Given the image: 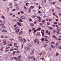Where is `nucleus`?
Wrapping results in <instances>:
<instances>
[{
  "mask_svg": "<svg viewBox=\"0 0 61 61\" xmlns=\"http://www.w3.org/2000/svg\"><path fill=\"white\" fill-rule=\"evenodd\" d=\"M20 59L18 57V58H16V61H17V60H19Z\"/></svg>",
  "mask_w": 61,
  "mask_h": 61,
  "instance_id": "nucleus-21",
  "label": "nucleus"
},
{
  "mask_svg": "<svg viewBox=\"0 0 61 61\" xmlns=\"http://www.w3.org/2000/svg\"><path fill=\"white\" fill-rule=\"evenodd\" d=\"M30 58L32 59H34V60H35V58H34V57L33 56H32V57L31 56H30Z\"/></svg>",
  "mask_w": 61,
  "mask_h": 61,
  "instance_id": "nucleus-9",
  "label": "nucleus"
},
{
  "mask_svg": "<svg viewBox=\"0 0 61 61\" xmlns=\"http://www.w3.org/2000/svg\"><path fill=\"white\" fill-rule=\"evenodd\" d=\"M14 46L15 47H17V48L18 47V46L16 45H15Z\"/></svg>",
  "mask_w": 61,
  "mask_h": 61,
  "instance_id": "nucleus-40",
  "label": "nucleus"
},
{
  "mask_svg": "<svg viewBox=\"0 0 61 61\" xmlns=\"http://www.w3.org/2000/svg\"><path fill=\"white\" fill-rule=\"evenodd\" d=\"M30 26H34V24L33 23H30Z\"/></svg>",
  "mask_w": 61,
  "mask_h": 61,
  "instance_id": "nucleus-7",
  "label": "nucleus"
},
{
  "mask_svg": "<svg viewBox=\"0 0 61 61\" xmlns=\"http://www.w3.org/2000/svg\"><path fill=\"white\" fill-rule=\"evenodd\" d=\"M1 38H4V36H1Z\"/></svg>",
  "mask_w": 61,
  "mask_h": 61,
  "instance_id": "nucleus-56",
  "label": "nucleus"
},
{
  "mask_svg": "<svg viewBox=\"0 0 61 61\" xmlns=\"http://www.w3.org/2000/svg\"><path fill=\"white\" fill-rule=\"evenodd\" d=\"M51 46L52 48H54V46H53L52 45H51Z\"/></svg>",
  "mask_w": 61,
  "mask_h": 61,
  "instance_id": "nucleus-60",
  "label": "nucleus"
},
{
  "mask_svg": "<svg viewBox=\"0 0 61 61\" xmlns=\"http://www.w3.org/2000/svg\"><path fill=\"white\" fill-rule=\"evenodd\" d=\"M36 31H37V30H34V33L36 32Z\"/></svg>",
  "mask_w": 61,
  "mask_h": 61,
  "instance_id": "nucleus-45",
  "label": "nucleus"
},
{
  "mask_svg": "<svg viewBox=\"0 0 61 61\" xmlns=\"http://www.w3.org/2000/svg\"><path fill=\"white\" fill-rule=\"evenodd\" d=\"M53 15H54V16H55L56 15H55V13H53Z\"/></svg>",
  "mask_w": 61,
  "mask_h": 61,
  "instance_id": "nucleus-55",
  "label": "nucleus"
},
{
  "mask_svg": "<svg viewBox=\"0 0 61 61\" xmlns=\"http://www.w3.org/2000/svg\"><path fill=\"white\" fill-rule=\"evenodd\" d=\"M14 26L15 27H16V26H17V25H14Z\"/></svg>",
  "mask_w": 61,
  "mask_h": 61,
  "instance_id": "nucleus-53",
  "label": "nucleus"
},
{
  "mask_svg": "<svg viewBox=\"0 0 61 61\" xmlns=\"http://www.w3.org/2000/svg\"><path fill=\"white\" fill-rule=\"evenodd\" d=\"M9 37V36H5V38H8Z\"/></svg>",
  "mask_w": 61,
  "mask_h": 61,
  "instance_id": "nucleus-37",
  "label": "nucleus"
},
{
  "mask_svg": "<svg viewBox=\"0 0 61 61\" xmlns=\"http://www.w3.org/2000/svg\"><path fill=\"white\" fill-rule=\"evenodd\" d=\"M15 15H13V17H15Z\"/></svg>",
  "mask_w": 61,
  "mask_h": 61,
  "instance_id": "nucleus-64",
  "label": "nucleus"
},
{
  "mask_svg": "<svg viewBox=\"0 0 61 61\" xmlns=\"http://www.w3.org/2000/svg\"><path fill=\"white\" fill-rule=\"evenodd\" d=\"M47 46V44H46L44 45V47H46Z\"/></svg>",
  "mask_w": 61,
  "mask_h": 61,
  "instance_id": "nucleus-22",
  "label": "nucleus"
},
{
  "mask_svg": "<svg viewBox=\"0 0 61 61\" xmlns=\"http://www.w3.org/2000/svg\"><path fill=\"white\" fill-rule=\"evenodd\" d=\"M18 57V58L20 59V58L22 57V56H21V55H20Z\"/></svg>",
  "mask_w": 61,
  "mask_h": 61,
  "instance_id": "nucleus-25",
  "label": "nucleus"
},
{
  "mask_svg": "<svg viewBox=\"0 0 61 61\" xmlns=\"http://www.w3.org/2000/svg\"><path fill=\"white\" fill-rule=\"evenodd\" d=\"M37 39H35V40H34V42L35 43H37Z\"/></svg>",
  "mask_w": 61,
  "mask_h": 61,
  "instance_id": "nucleus-15",
  "label": "nucleus"
},
{
  "mask_svg": "<svg viewBox=\"0 0 61 61\" xmlns=\"http://www.w3.org/2000/svg\"><path fill=\"white\" fill-rule=\"evenodd\" d=\"M15 6H18V5L17 4H15Z\"/></svg>",
  "mask_w": 61,
  "mask_h": 61,
  "instance_id": "nucleus-49",
  "label": "nucleus"
},
{
  "mask_svg": "<svg viewBox=\"0 0 61 61\" xmlns=\"http://www.w3.org/2000/svg\"><path fill=\"white\" fill-rule=\"evenodd\" d=\"M41 30V28H39L38 29V31H40V30Z\"/></svg>",
  "mask_w": 61,
  "mask_h": 61,
  "instance_id": "nucleus-43",
  "label": "nucleus"
},
{
  "mask_svg": "<svg viewBox=\"0 0 61 61\" xmlns=\"http://www.w3.org/2000/svg\"><path fill=\"white\" fill-rule=\"evenodd\" d=\"M20 13H21V14H23L24 13V12L22 11H20Z\"/></svg>",
  "mask_w": 61,
  "mask_h": 61,
  "instance_id": "nucleus-30",
  "label": "nucleus"
},
{
  "mask_svg": "<svg viewBox=\"0 0 61 61\" xmlns=\"http://www.w3.org/2000/svg\"><path fill=\"white\" fill-rule=\"evenodd\" d=\"M1 25L2 26L3 28H5V26H4V24H2L0 25Z\"/></svg>",
  "mask_w": 61,
  "mask_h": 61,
  "instance_id": "nucleus-11",
  "label": "nucleus"
},
{
  "mask_svg": "<svg viewBox=\"0 0 61 61\" xmlns=\"http://www.w3.org/2000/svg\"><path fill=\"white\" fill-rule=\"evenodd\" d=\"M38 18H39V20H38V21H40V20H41V18L40 17H39Z\"/></svg>",
  "mask_w": 61,
  "mask_h": 61,
  "instance_id": "nucleus-36",
  "label": "nucleus"
},
{
  "mask_svg": "<svg viewBox=\"0 0 61 61\" xmlns=\"http://www.w3.org/2000/svg\"><path fill=\"white\" fill-rule=\"evenodd\" d=\"M23 44H22V45H21V48H22V49H23L22 48H23Z\"/></svg>",
  "mask_w": 61,
  "mask_h": 61,
  "instance_id": "nucleus-38",
  "label": "nucleus"
},
{
  "mask_svg": "<svg viewBox=\"0 0 61 61\" xmlns=\"http://www.w3.org/2000/svg\"><path fill=\"white\" fill-rule=\"evenodd\" d=\"M45 39H48L49 38L47 36H45Z\"/></svg>",
  "mask_w": 61,
  "mask_h": 61,
  "instance_id": "nucleus-23",
  "label": "nucleus"
},
{
  "mask_svg": "<svg viewBox=\"0 0 61 61\" xmlns=\"http://www.w3.org/2000/svg\"><path fill=\"white\" fill-rule=\"evenodd\" d=\"M41 33L42 35V36H44V33L42 31H41Z\"/></svg>",
  "mask_w": 61,
  "mask_h": 61,
  "instance_id": "nucleus-26",
  "label": "nucleus"
},
{
  "mask_svg": "<svg viewBox=\"0 0 61 61\" xmlns=\"http://www.w3.org/2000/svg\"><path fill=\"white\" fill-rule=\"evenodd\" d=\"M25 50H26V51H28V49L27 48V47H25Z\"/></svg>",
  "mask_w": 61,
  "mask_h": 61,
  "instance_id": "nucleus-27",
  "label": "nucleus"
},
{
  "mask_svg": "<svg viewBox=\"0 0 61 61\" xmlns=\"http://www.w3.org/2000/svg\"><path fill=\"white\" fill-rule=\"evenodd\" d=\"M2 18L3 19H5V17L4 15H2L1 16Z\"/></svg>",
  "mask_w": 61,
  "mask_h": 61,
  "instance_id": "nucleus-20",
  "label": "nucleus"
},
{
  "mask_svg": "<svg viewBox=\"0 0 61 61\" xmlns=\"http://www.w3.org/2000/svg\"><path fill=\"white\" fill-rule=\"evenodd\" d=\"M29 32H32V30L30 29H29Z\"/></svg>",
  "mask_w": 61,
  "mask_h": 61,
  "instance_id": "nucleus-58",
  "label": "nucleus"
},
{
  "mask_svg": "<svg viewBox=\"0 0 61 61\" xmlns=\"http://www.w3.org/2000/svg\"><path fill=\"white\" fill-rule=\"evenodd\" d=\"M28 58L29 60V59H30V57H28Z\"/></svg>",
  "mask_w": 61,
  "mask_h": 61,
  "instance_id": "nucleus-63",
  "label": "nucleus"
},
{
  "mask_svg": "<svg viewBox=\"0 0 61 61\" xmlns=\"http://www.w3.org/2000/svg\"><path fill=\"white\" fill-rule=\"evenodd\" d=\"M49 28L50 29H51L52 30V29H53V28L52 27H50Z\"/></svg>",
  "mask_w": 61,
  "mask_h": 61,
  "instance_id": "nucleus-47",
  "label": "nucleus"
},
{
  "mask_svg": "<svg viewBox=\"0 0 61 61\" xmlns=\"http://www.w3.org/2000/svg\"><path fill=\"white\" fill-rule=\"evenodd\" d=\"M2 32H6L7 30H2Z\"/></svg>",
  "mask_w": 61,
  "mask_h": 61,
  "instance_id": "nucleus-12",
  "label": "nucleus"
},
{
  "mask_svg": "<svg viewBox=\"0 0 61 61\" xmlns=\"http://www.w3.org/2000/svg\"><path fill=\"white\" fill-rule=\"evenodd\" d=\"M29 20H30V21H32V19H31V18H30L29 19Z\"/></svg>",
  "mask_w": 61,
  "mask_h": 61,
  "instance_id": "nucleus-51",
  "label": "nucleus"
},
{
  "mask_svg": "<svg viewBox=\"0 0 61 61\" xmlns=\"http://www.w3.org/2000/svg\"><path fill=\"white\" fill-rule=\"evenodd\" d=\"M30 8H31V9H33V8H35V6H31L30 7Z\"/></svg>",
  "mask_w": 61,
  "mask_h": 61,
  "instance_id": "nucleus-18",
  "label": "nucleus"
},
{
  "mask_svg": "<svg viewBox=\"0 0 61 61\" xmlns=\"http://www.w3.org/2000/svg\"><path fill=\"white\" fill-rule=\"evenodd\" d=\"M35 29V28H33L32 29V31H34Z\"/></svg>",
  "mask_w": 61,
  "mask_h": 61,
  "instance_id": "nucleus-50",
  "label": "nucleus"
},
{
  "mask_svg": "<svg viewBox=\"0 0 61 61\" xmlns=\"http://www.w3.org/2000/svg\"><path fill=\"white\" fill-rule=\"evenodd\" d=\"M13 50H18V49L17 48H15L13 49Z\"/></svg>",
  "mask_w": 61,
  "mask_h": 61,
  "instance_id": "nucleus-19",
  "label": "nucleus"
},
{
  "mask_svg": "<svg viewBox=\"0 0 61 61\" xmlns=\"http://www.w3.org/2000/svg\"><path fill=\"white\" fill-rule=\"evenodd\" d=\"M56 45H57V46H59V44L57 42L56 43Z\"/></svg>",
  "mask_w": 61,
  "mask_h": 61,
  "instance_id": "nucleus-39",
  "label": "nucleus"
},
{
  "mask_svg": "<svg viewBox=\"0 0 61 61\" xmlns=\"http://www.w3.org/2000/svg\"><path fill=\"white\" fill-rule=\"evenodd\" d=\"M18 28H15V31L16 32V34H17V33L19 32L20 30H19V29H18V30H17Z\"/></svg>",
  "mask_w": 61,
  "mask_h": 61,
  "instance_id": "nucleus-1",
  "label": "nucleus"
},
{
  "mask_svg": "<svg viewBox=\"0 0 61 61\" xmlns=\"http://www.w3.org/2000/svg\"><path fill=\"white\" fill-rule=\"evenodd\" d=\"M10 48V47H6L5 48V49L6 50H7V49H8V48Z\"/></svg>",
  "mask_w": 61,
  "mask_h": 61,
  "instance_id": "nucleus-34",
  "label": "nucleus"
},
{
  "mask_svg": "<svg viewBox=\"0 0 61 61\" xmlns=\"http://www.w3.org/2000/svg\"><path fill=\"white\" fill-rule=\"evenodd\" d=\"M13 45V44H9L8 45V46H12Z\"/></svg>",
  "mask_w": 61,
  "mask_h": 61,
  "instance_id": "nucleus-42",
  "label": "nucleus"
},
{
  "mask_svg": "<svg viewBox=\"0 0 61 61\" xmlns=\"http://www.w3.org/2000/svg\"><path fill=\"white\" fill-rule=\"evenodd\" d=\"M3 49H4V47L3 46L2 47H1V49H0V50L1 52H2V51H3Z\"/></svg>",
  "mask_w": 61,
  "mask_h": 61,
  "instance_id": "nucleus-17",
  "label": "nucleus"
},
{
  "mask_svg": "<svg viewBox=\"0 0 61 61\" xmlns=\"http://www.w3.org/2000/svg\"><path fill=\"white\" fill-rule=\"evenodd\" d=\"M36 21H35L34 22V24L35 25H36Z\"/></svg>",
  "mask_w": 61,
  "mask_h": 61,
  "instance_id": "nucleus-48",
  "label": "nucleus"
},
{
  "mask_svg": "<svg viewBox=\"0 0 61 61\" xmlns=\"http://www.w3.org/2000/svg\"><path fill=\"white\" fill-rule=\"evenodd\" d=\"M23 31H20V32L18 33L19 35H22V34H23Z\"/></svg>",
  "mask_w": 61,
  "mask_h": 61,
  "instance_id": "nucleus-8",
  "label": "nucleus"
},
{
  "mask_svg": "<svg viewBox=\"0 0 61 61\" xmlns=\"http://www.w3.org/2000/svg\"><path fill=\"white\" fill-rule=\"evenodd\" d=\"M28 11L29 13H30L31 12V9L30 8H29L28 10Z\"/></svg>",
  "mask_w": 61,
  "mask_h": 61,
  "instance_id": "nucleus-14",
  "label": "nucleus"
},
{
  "mask_svg": "<svg viewBox=\"0 0 61 61\" xmlns=\"http://www.w3.org/2000/svg\"><path fill=\"white\" fill-rule=\"evenodd\" d=\"M41 41H44V38H41Z\"/></svg>",
  "mask_w": 61,
  "mask_h": 61,
  "instance_id": "nucleus-35",
  "label": "nucleus"
},
{
  "mask_svg": "<svg viewBox=\"0 0 61 61\" xmlns=\"http://www.w3.org/2000/svg\"><path fill=\"white\" fill-rule=\"evenodd\" d=\"M47 25H50V23L47 22Z\"/></svg>",
  "mask_w": 61,
  "mask_h": 61,
  "instance_id": "nucleus-29",
  "label": "nucleus"
},
{
  "mask_svg": "<svg viewBox=\"0 0 61 61\" xmlns=\"http://www.w3.org/2000/svg\"><path fill=\"white\" fill-rule=\"evenodd\" d=\"M16 53L17 54H19L20 53V51L19 50H18L16 51Z\"/></svg>",
  "mask_w": 61,
  "mask_h": 61,
  "instance_id": "nucleus-16",
  "label": "nucleus"
},
{
  "mask_svg": "<svg viewBox=\"0 0 61 61\" xmlns=\"http://www.w3.org/2000/svg\"><path fill=\"white\" fill-rule=\"evenodd\" d=\"M15 51H14L13 52V55H15Z\"/></svg>",
  "mask_w": 61,
  "mask_h": 61,
  "instance_id": "nucleus-41",
  "label": "nucleus"
},
{
  "mask_svg": "<svg viewBox=\"0 0 61 61\" xmlns=\"http://www.w3.org/2000/svg\"><path fill=\"white\" fill-rule=\"evenodd\" d=\"M19 41L20 42H22L23 41V40L22 39V38L21 37V36H20L19 37Z\"/></svg>",
  "mask_w": 61,
  "mask_h": 61,
  "instance_id": "nucleus-2",
  "label": "nucleus"
},
{
  "mask_svg": "<svg viewBox=\"0 0 61 61\" xmlns=\"http://www.w3.org/2000/svg\"><path fill=\"white\" fill-rule=\"evenodd\" d=\"M13 58L14 59H16V58L15 57H13Z\"/></svg>",
  "mask_w": 61,
  "mask_h": 61,
  "instance_id": "nucleus-54",
  "label": "nucleus"
},
{
  "mask_svg": "<svg viewBox=\"0 0 61 61\" xmlns=\"http://www.w3.org/2000/svg\"><path fill=\"white\" fill-rule=\"evenodd\" d=\"M52 3V4H53V5H54V4H55L56 3V2H53V3Z\"/></svg>",
  "mask_w": 61,
  "mask_h": 61,
  "instance_id": "nucleus-44",
  "label": "nucleus"
},
{
  "mask_svg": "<svg viewBox=\"0 0 61 61\" xmlns=\"http://www.w3.org/2000/svg\"><path fill=\"white\" fill-rule=\"evenodd\" d=\"M59 55V53L58 52H57L56 53V56H58Z\"/></svg>",
  "mask_w": 61,
  "mask_h": 61,
  "instance_id": "nucleus-31",
  "label": "nucleus"
},
{
  "mask_svg": "<svg viewBox=\"0 0 61 61\" xmlns=\"http://www.w3.org/2000/svg\"><path fill=\"white\" fill-rule=\"evenodd\" d=\"M56 8L57 9H58V10H60V9H61L60 8H59L58 7H56Z\"/></svg>",
  "mask_w": 61,
  "mask_h": 61,
  "instance_id": "nucleus-24",
  "label": "nucleus"
},
{
  "mask_svg": "<svg viewBox=\"0 0 61 61\" xmlns=\"http://www.w3.org/2000/svg\"><path fill=\"white\" fill-rule=\"evenodd\" d=\"M3 45H6L7 44V42L6 41H4L3 42Z\"/></svg>",
  "mask_w": 61,
  "mask_h": 61,
  "instance_id": "nucleus-3",
  "label": "nucleus"
},
{
  "mask_svg": "<svg viewBox=\"0 0 61 61\" xmlns=\"http://www.w3.org/2000/svg\"><path fill=\"white\" fill-rule=\"evenodd\" d=\"M24 42H26V40L25 39H24Z\"/></svg>",
  "mask_w": 61,
  "mask_h": 61,
  "instance_id": "nucleus-52",
  "label": "nucleus"
},
{
  "mask_svg": "<svg viewBox=\"0 0 61 61\" xmlns=\"http://www.w3.org/2000/svg\"><path fill=\"white\" fill-rule=\"evenodd\" d=\"M52 19H49V21H52Z\"/></svg>",
  "mask_w": 61,
  "mask_h": 61,
  "instance_id": "nucleus-57",
  "label": "nucleus"
},
{
  "mask_svg": "<svg viewBox=\"0 0 61 61\" xmlns=\"http://www.w3.org/2000/svg\"><path fill=\"white\" fill-rule=\"evenodd\" d=\"M16 24L17 25H19V26H21V24L19 22H17Z\"/></svg>",
  "mask_w": 61,
  "mask_h": 61,
  "instance_id": "nucleus-5",
  "label": "nucleus"
},
{
  "mask_svg": "<svg viewBox=\"0 0 61 61\" xmlns=\"http://www.w3.org/2000/svg\"><path fill=\"white\" fill-rule=\"evenodd\" d=\"M13 50V49H11L10 50V51H12Z\"/></svg>",
  "mask_w": 61,
  "mask_h": 61,
  "instance_id": "nucleus-46",
  "label": "nucleus"
},
{
  "mask_svg": "<svg viewBox=\"0 0 61 61\" xmlns=\"http://www.w3.org/2000/svg\"><path fill=\"white\" fill-rule=\"evenodd\" d=\"M10 6H12V4L11 3H10Z\"/></svg>",
  "mask_w": 61,
  "mask_h": 61,
  "instance_id": "nucleus-33",
  "label": "nucleus"
},
{
  "mask_svg": "<svg viewBox=\"0 0 61 61\" xmlns=\"http://www.w3.org/2000/svg\"><path fill=\"white\" fill-rule=\"evenodd\" d=\"M20 19H25V18L24 16H21L20 17Z\"/></svg>",
  "mask_w": 61,
  "mask_h": 61,
  "instance_id": "nucleus-13",
  "label": "nucleus"
},
{
  "mask_svg": "<svg viewBox=\"0 0 61 61\" xmlns=\"http://www.w3.org/2000/svg\"><path fill=\"white\" fill-rule=\"evenodd\" d=\"M15 11V9H13L12 10V11Z\"/></svg>",
  "mask_w": 61,
  "mask_h": 61,
  "instance_id": "nucleus-59",
  "label": "nucleus"
},
{
  "mask_svg": "<svg viewBox=\"0 0 61 61\" xmlns=\"http://www.w3.org/2000/svg\"><path fill=\"white\" fill-rule=\"evenodd\" d=\"M44 22H45V20H42V23H44Z\"/></svg>",
  "mask_w": 61,
  "mask_h": 61,
  "instance_id": "nucleus-62",
  "label": "nucleus"
},
{
  "mask_svg": "<svg viewBox=\"0 0 61 61\" xmlns=\"http://www.w3.org/2000/svg\"><path fill=\"white\" fill-rule=\"evenodd\" d=\"M34 52H35V50H32L30 54V55H33L34 53Z\"/></svg>",
  "mask_w": 61,
  "mask_h": 61,
  "instance_id": "nucleus-4",
  "label": "nucleus"
},
{
  "mask_svg": "<svg viewBox=\"0 0 61 61\" xmlns=\"http://www.w3.org/2000/svg\"><path fill=\"white\" fill-rule=\"evenodd\" d=\"M48 41V40L47 39H45V41H46V42H47Z\"/></svg>",
  "mask_w": 61,
  "mask_h": 61,
  "instance_id": "nucleus-61",
  "label": "nucleus"
},
{
  "mask_svg": "<svg viewBox=\"0 0 61 61\" xmlns=\"http://www.w3.org/2000/svg\"><path fill=\"white\" fill-rule=\"evenodd\" d=\"M46 34H48V35H50V32H49L48 30H47L46 32Z\"/></svg>",
  "mask_w": 61,
  "mask_h": 61,
  "instance_id": "nucleus-10",
  "label": "nucleus"
},
{
  "mask_svg": "<svg viewBox=\"0 0 61 61\" xmlns=\"http://www.w3.org/2000/svg\"><path fill=\"white\" fill-rule=\"evenodd\" d=\"M28 45L29 46H30V47H31V46H32V45H31L30 44V43H28Z\"/></svg>",
  "mask_w": 61,
  "mask_h": 61,
  "instance_id": "nucleus-32",
  "label": "nucleus"
},
{
  "mask_svg": "<svg viewBox=\"0 0 61 61\" xmlns=\"http://www.w3.org/2000/svg\"><path fill=\"white\" fill-rule=\"evenodd\" d=\"M37 35L38 36H40V32H38Z\"/></svg>",
  "mask_w": 61,
  "mask_h": 61,
  "instance_id": "nucleus-28",
  "label": "nucleus"
},
{
  "mask_svg": "<svg viewBox=\"0 0 61 61\" xmlns=\"http://www.w3.org/2000/svg\"><path fill=\"white\" fill-rule=\"evenodd\" d=\"M18 20L19 22H20H20H23V20L22 19H19V18L18 19Z\"/></svg>",
  "mask_w": 61,
  "mask_h": 61,
  "instance_id": "nucleus-6",
  "label": "nucleus"
}]
</instances>
